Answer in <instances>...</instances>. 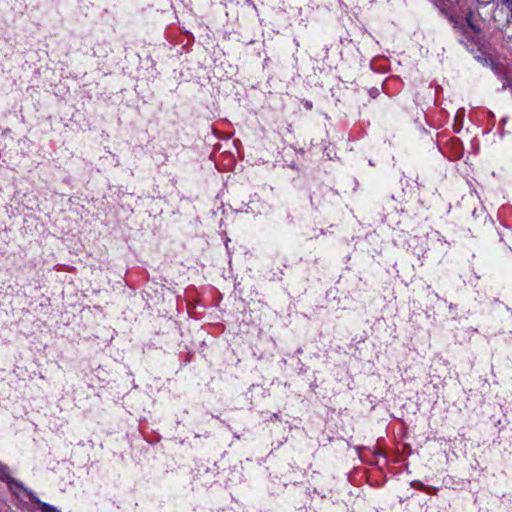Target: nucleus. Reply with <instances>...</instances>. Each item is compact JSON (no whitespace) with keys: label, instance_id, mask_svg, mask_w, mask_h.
<instances>
[{"label":"nucleus","instance_id":"nucleus-1","mask_svg":"<svg viewBox=\"0 0 512 512\" xmlns=\"http://www.w3.org/2000/svg\"><path fill=\"white\" fill-rule=\"evenodd\" d=\"M25 493L28 495L31 502L36 503L40 506L42 512H60L55 507L50 506L44 502H41L37 496H35L31 491L24 489Z\"/></svg>","mask_w":512,"mask_h":512},{"label":"nucleus","instance_id":"nucleus-2","mask_svg":"<svg viewBox=\"0 0 512 512\" xmlns=\"http://www.w3.org/2000/svg\"><path fill=\"white\" fill-rule=\"evenodd\" d=\"M466 21H467L468 25L471 27V29H472L473 31H475V32H479V29H478L474 24H472V23H471V21H470V17H467V18H466Z\"/></svg>","mask_w":512,"mask_h":512}]
</instances>
